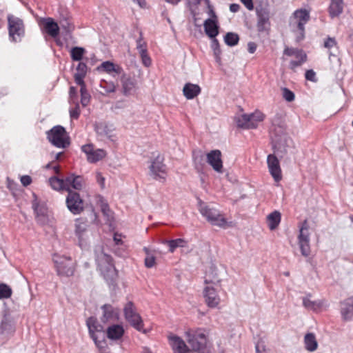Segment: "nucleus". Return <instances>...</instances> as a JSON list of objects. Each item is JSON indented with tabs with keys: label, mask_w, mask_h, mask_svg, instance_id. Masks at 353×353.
<instances>
[{
	"label": "nucleus",
	"mask_w": 353,
	"mask_h": 353,
	"mask_svg": "<svg viewBox=\"0 0 353 353\" xmlns=\"http://www.w3.org/2000/svg\"><path fill=\"white\" fill-rule=\"evenodd\" d=\"M273 129L271 139L274 152L279 157H284L292 152L294 143L292 139L285 132V123L281 121V115L276 114L272 120Z\"/></svg>",
	"instance_id": "1"
},
{
	"label": "nucleus",
	"mask_w": 353,
	"mask_h": 353,
	"mask_svg": "<svg viewBox=\"0 0 353 353\" xmlns=\"http://www.w3.org/2000/svg\"><path fill=\"white\" fill-rule=\"evenodd\" d=\"M211 274L207 273L205 283L208 285L203 290V297L207 305L210 307H216L220 303V296L218 291L221 289V279L217 276L214 270L211 268Z\"/></svg>",
	"instance_id": "2"
},
{
	"label": "nucleus",
	"mask_w": 353,
	"mask_h": 353,
	"mask_svg": "<svg viewBox=\"0 0 353 353\" xmlns=\"http://www.w3.org/2000/svg\"><path fill=\"white\" fill-rule=\"evenodd\" d=\"M310 19V12L305 8L296 10L290 17L289 26L295 35L296 42H300L304 39L305 26Z\"/></svg>",
	"instance_id": "3"
},
{
	"label": "nucleus",
	"mask_w": 353,
	"mask_h": 353,
	"mask_svg": "<svg viewBox=\"0 0 353 353\" xmlns=\"http://www.w3.org/2000/svg\"><path fill=\"white\" fill-rule=\"evenodd\" d=\"M96 261L98 268L104 279L109 285H114L117 278V271L110 255L101 252L97 255Z\"/></svg>",
	"instance_id": "4"
},
{
	"label": "nucleus",
	"mask_w": 353,
	"mask_h": 353,
	"mask_svg": "<svg viewBox=\"0 0 353 353\" xmlns=\"http://www.w3.org/2000/svg\"><path fill=\"white\" fill-rule=\"evenodd\" d=\"M48 141L59 148H65L70 145V139L65 129L61 125H56L47 132Z\"/></svg>",
	"instance_id": "5"
},
{
	"label": "nucleus",
	"mask_w": 353,
	"mask_h": 353,
	"mask_svg": "<svg viewBox=\"0 0 353 353\" xmlns=\"http://www.w3.org/2000/svg\"><path fill=\"white\" fill-rule=\"evenodd\" d=\"M7 19L10 38L12 41H20L21 37L25 34V26L23 20L11 14L8 15Z\"/></svg>",
	"instance_id": "6"
},
{
	"label": "nucleus",
	"mask_w": 353,
	"mask_h": 353,
	"mask_svg": "<svg viewBox=\"0 0 353 353\" xmlns=\"http://www.w3.org/2000/svg\"><path fill=\"white\" fill-rule=\"evenodd\" d=\"M124 316L126 321L139 332L146 333L143 329V323L139 314L137 312V308L132 301H128L123 308Z\"/></svg>",
	"instance_id": "7"
},
{
	"label": "nucleus",
	"mask_w": 353,
	"mask_h": 353,
	"mask_svg": "<svg viewBox=\"0 0 353 353\" xmlns=\"http://www.w3.org/2000/svg\"><path fill=\"white\" fill-rule=\"evenodd\" d=\"M199 212L212 225L221 228H225L226 226V219L216 209L210 208L204 203H201Z\"/></svg>",
	"instance_id": "8"
},
{
	"label": "nucleus",
	"mask_w": 353,
	"mask_h": 353,
	"mask_svg": "<svg viewBox=\"0 0 353 353\" xmlns=\"http://www.w3.org/2000/svg\"><path fill=\"white\" fill-rule=\"evenodd\" d=\"M264 115L261 112L243 114L235 117L236 125L240 128L254 129L258 125V122L262 121Z\"/></svg>",
	"instance_id": "9"
},
{
	"label": "nucleus",
	"mask_w": 353,
	"mask_h": 353,
	"mask_svg": "<svg viewBox=\"0 0 353 353\" xmlns=\"http://www.w3.org/2000/svg\"><path fill=\"white\" fill-rule=\"evenodd\" d=\"M187 341L193 350L196 351L207 346V337L201 329L190 330L186 332Z\"/></svg>",
	"instance_id": "10"
},
{
	"label": "nucleus",
	"mask_w": 353,
	"mask_h": 353,
	"mask_svg": "<svg viewBox=\"0 0 353 353\" xmlns=\"http://www.w3.org/2000/svg\"><path fill=\"white\" fill-rule=\"evenodd\" d=\"M150 176L154 180L164 183L167 176V166L163 163V158L157 156L150 166Z\"/></svg>",
	"instance_id": "11"
},
{
	"label": "nucleus",
	"mask_w": 353,
	"mask_h": 353,
	"mask_svg": "<svg viewBox=\"0 0 353 353\" xmlns=\"http://www.w3.org/2000/svg\"><path fill=\"white\" fill-rule=\"evenodd\" d=\"M257 17L256 29L259 32H268L270 28V12L268 7L259 5L256 7Z\"/></svg>",
	"instance_id": "12"
},
{
	"label": "nucleus",
	"mask_w": 353,
	"mask_h": 353,
	"mask_svg": "<svg viewBox=\"0 0 353 353\" xmlns=\"http://www.w3.org/2000/svg\"><path fill=\"white\" fill-rule=\"evenodd\" d=\"M34 199L32 202V208L35 214V219L38 224L45 225L50 222L48 209L44 203H40L37 196L33 194Z\"/></svg>",
	"instance_id": "13"
},
{
	"label": "nucleus",
	"mask_w": 353,
	"mask_h": 353,
	"mask_svg": "<svg viewBox=\"0 0 353 353\" xmlns=\"http://www.w3.org/2000/svg\"><path fill=\"white\" fill-rule=\"evenodd\" d=\"M65 203L69 211L74 215L81 214L84 210L83 201L75 191H69Z\"/></svg>",
	"instance_id": "14"
},
{
	"label": "nucleus",
	"mask_w": 353,
	"mask_h": 353,
	"mask_svg": "<svg viewBox=\"0 0 353 353\" xmlns=\"http://www.w3.org/2000/svg\"><path fill=\"white\" fill-rule=\"evenodd\" d=\"M58 275L72 276L74 273V266L70 257H59L54 259Z\"/></svg>",
	"instance_id": "15"
},
{
	"label": "nucleus",
	"mask_w": 353,
	"mask_h": 353,
	"mask_svg": "<svg viewBox=\"0 0 353 353\" xmlns=\"http://www.w3.org/2000/svg\"><path fill=\"white\" fill-rule=\"evenodd\" d=\"M88 225L82 219L75 221V234L79 239V245L83 248L87 245L89 237Z\"/></svg>",
	"instance_id": "16"
},
{
	"label": "nucleus",
	"mask_w": 353,
	"mask_h": 353,
	"mask_svg": "<svg viewBox=\"0 0 353 353\" xmlns=\"http://www.w3.org/2000/svg\"><path fill=\"white\" fill-rule=\"evenodd\" d=\"M81 150L87 157V160L91 163H94L103 159L106 152L102 149L94 148L93 144H86L81 147Z\"/></svg>",
	"instance_id": "17"
},
{
	"label": "nucleus",
	"mask_w": 353,
	"mask_h": 353,
	"mask_svg": "<svg viewBox=\"0 0 353 353\" xmlns=\"http://www.w3.org/2000/svg\"><path fill=\"white\" fill-rule=\"evenodd\" d=\"M103 312L100 320L103 324L114 322L119 319V312L117 308H114L110 304H104L101 307Z\"/></svg>",
	"instance_id": "18"
},
{
	"label": "nucleus",
	"mask_w": 353,
	"mask_h": 353,
	"mask_svg": "<svg viewBox=\"0 0 353 353\" xmlns=\"http://www.w3.org/2000/svg\"><path fill=\"white\" fill-rule=\"evenodd\" d=\"M267 163L270 173L274 180L276 182L280 181L282 179V175L279 161L277 157L274 154H269L267 158Z\"/></svg>",
	"instance_id": "19"
},
{
	"label": "nucleus",
	"mask_w": 353,
	"mask_h": 353,
	"mask_svg": "<svg viewBox=\"0 0 353 353\" xmlns=\"http://www.w3.org/2000/svg\"><path fill=\"white\" fill-rule=\"evenodd\" d=\"M15 331V322L14 318L8 312H5L0 325L1 334L9 335Z\"/></svg>",
	"instance_id": "20"
},
{
	"label": "nucleus",
	"mask_w": 353,
	"mask_h": 353,
	"mask_svg": "<svg viewBox=\"0 0 353 353\" xmlns=\"http://www.w3.org/2000/svg\"><path fill=\"white\" fill-rule=\"evenodd\" d=\"M207 162L217 172H222L223 162L221 152L219 150H212L207 154Z\"/></svg>",
	"instance_id": "21"
},
{
	"label": "nucleus",
	"mask_w": 353,
	"mask_h": 353,
	"mask_svg": "<svg viewBox=\"0 0 353 353\" xmlns=\"http://www.w3.org/2000/svg\"><path fill=\"white\" fill-rule=\"evenodd\" d=\"M98 321L96 317L90 316L86 320V325L88 328V332L90 338L94 341V343L99 348H103L105 344L104 341H98L96 334H94V329L98 325Z\"/></svg>",
	"instance_id": "22"
},
{
	"label": "nucleus",
	"mask_w": 353,
	"mask_h": 353,
	"mask_svg": "<svg viewBox=\"0 0 353 353\" xmlns=\"http://www.w3.org/2000/svg\"><path fill=\"white\" fill-rule=\"evenodd\" d=\"M169 340L174 353H188L190 352V349L185 341L179 336H170Z\"/></svg>",
	"instance_id": "23"
},
{
	"label": "nucleus",
	"mask_w": 353,
	"mask_h": 353,
	"mask_svg": "<svg viewBox=\"0 0 353 353\" xmlns=\"http://www.w3.org/2000/svg\"><path fill=\"white\" fill-rule=\"evenodd\" d=\"M94 130L99 137L102 138H110L111 137L112 132L114 130V128L113 125L103 121L95 123Z\"/></svg>",
	"instance_id": "24"
},
{
	"label": "nucleus",
	"mask_w": 353,
	"mask_h": 353,
	"mask_svg": "<svg viewBox=\"0 0 353 353\" xmlns=\"http://www.w3.org/2000/svg\"><path fill=\"white\" fill-rule=\"evenodd\" d=\"M341 313L345 321H350L353 318V296L349 297L341 303Z\"/></svg>",
	"instance_id": "25"
},
{
	"label": "nucleus",
	"mask_w": 353,
	"mask_h": 353,
	"mask_svg": "<svg viewBox=\"0 0 353 353\" xmlns=\"http://www.w3.org/2000/svg\"><path fill=\"white\" fill-rule=\"evenodd\" d=\"M45 31L52 37L55 38L59 34V26L53 19L48 17L43 19Z\"/></svg>",
	"instance_id": "26"
},
{
	"label": "nucleus",
	"mask_w": 353,
	"mask_h": 353,
	"mask_svg": "<svg viewBox=\"0 0 353 353\" xmlns=\"http://www.w3.org/2000/svg\"><path fill=\"white\" fill-rule=\"evenodd\" d=\"M343 0H330L328 12L331 18H335L341 15L343 12Z\"/></svg>",
	"instance_id": "27"
},
{
	"label": "nucleus",
	"mask_w": 353,
	"mask_h": 353,
	"mask_svg": "<svg viewBox=\"0 0 353 353\" xmlns=\"http://www.w3.org/2000/svg\"><path fill=\"white\" fill-rule=\"evenodd\" d=\"M124 334L123 327L119 324L110 325L106 330L107 337L110 340H119Z\"/></svg>",
	"instance_id": "28"
},
{
	"label": "nucleus",
	"mask_w": 353,
	"mask_h": 353,
	"mask_svg": "<svg viewBox=\"0 0 353 353\" xmlns=\"http://www.w3.org/2000/svg\"><path fill=\"white\" fill-rule=\"evenodd\" d=\"M205 34L211 39H215L219 34V26L215 19H208L203 23Z\"/></svg>",
	"instance_id": "29"
},
{
	"label": "nucleus",
	"mask_w": 353,
	"mask_h": 353,
	"mask_svg": "<svg viewBox=\"0 0 353 353\" xmlns=\"http://www.w3.org/2000/svg\"><path fill=\"white\" fill-rule=\"evenodd\" d=\"M201 89L197 84L187 83L183 88V95L187 99H192L201 93Z\"/></svg>",
	"instance_id": "30"
},
{
	"label": "nucleus",
	"mask_w": 353,
	"mask_h": 353,
	"mask_svg": "<svg viewBox=\"0 0 353 353\" xmlns=\"http://www.w3.org/2000/svg\"><path fill=\"white\" fill-rule=\"evenodd\" d=\"M121 83L123 87V93L127 95L134 88L136 81L134 78L123 74L121 76Z\"/></svg>",
	"instance_id": "31"
},
{
	"label": "nucleus",
	"mask_w": 353,
	"mask_h": 353,
	"mask_svg": "<svg viewBox=\"0 0 353 353\" xmlns=\"http://www.w3.org/2000/svg\"><path fill=\"white\" fill-rule=\"evenodd\" d=\"M311 294H308L306 296L303 298V305L307 310L316 311L318 309L323 306V301L321 300L312 301L310 300Z\"/></svg>",
	"instance_id": "32"
},
{
	"label": "nucleus",
	"mask_w": 353,
	"mask_h": 353,
	"mask_svg": "<svg viewBox=\"0 0 353 353\" xmlns=\"http://www.w3.org/2000/svg\"><path fill=\"white\" fill-rule=\"evenodd\" d=\"M281 214L277 210H275L268 215L267 221L270 230H274L279 226L281 222Z\"/></svg>",
	"instance_id": "33"
},
{
	"label": "nucleus",
	"mask_w": 353,
	"mask_h": 353,
	"mask_svg": "<svg viewBox=\"0 0 353 353\" xmlns=\"http://www.w3.org/2000/svg\"><path fill=\"white\" fill-rule=\"evenodd\" d=\"M305 349L309 352H314L317 349L318 343L314 334L309 332L304 337Z\"/></svg>",
	"instance_id": "34"
},
{
	"label": "nucleus",
	"mask_w": 353,
	"mask_h": 353,
	"mask_svg": "<svg viewBox=\"0 0 353 353\" xmlns=\"http://www.w3.org/2000/svg\"><path fill=\"white\" fill-rule=\"evenodd\" d=\"M99 69H101L109 74L112 72H115L117 74H120L123 71L122 68L120 66L117 65L109 61L103 62L99 67Z\"/></svg>",
	"instance_id": "35"
},
{
	"label": "nucleus",
	"mask_w": 353,
	"mask_h": 353,
	"mask_svg": "<svg viewBox=\"0 0 353 353\" xmlns=\"http://www.w3.org/2000/svg\"><path fill=\"white\" fill-rule=\"evenodd\" d=\"M169 246V251L174 252L177 248H184L186 246L187 242L183 239H176L174 240H166L164 241Z\"/></svg>",
	"instance_id": "36"
},
{
	"label": "nucleus",
	"mask_w": 353,
	"mask_h": 353,
	"mask_svg": "<svg viewBox=\"0 0 353 353\" xmlns=\"http://www.w3.org/2000/svg\"><path fill=\"white\" fill-rule=\"evenodd\" d=\"M49 183L51 188L54 190H65L64 179L52 176L49 179Z\"/></svg>",
	"instance_id": "37"
},
{
	"label": "nucleus",
	"mask_w": 353,
	"mask_h": 353,
	"mask_svg": "<svg viewBox=\"0 0 353 353\" xmlns=\"http://www.w3.org/2000/svg\"><path fill=\"white\" fill-rule=\"evenodd\" d=\"M85 52V48L82 47H73L70 50L71 59L74 61H80Z\"/></svg>",
	"instance_id": "38"
},
{
	"label": "nucleus",
	"mask_w": 353,
	"mask_h": 353,
	"mask_svg": "<svg viewBox=\"0 0 353 353\" xmlns=\"http://www.w3.org/2000/svg\"><path fill=\"white\" fill-rule=\"evenodd\" d=\"M239 41V37L236 33L228 32L224 37L225 43L229 46H236Z\"/></svg>",
	"instance_id": "39"
},
{
	"label": "nucleus",
	"mask_w": 353,
	"mask_h": 353,
	"mask_svg": "<svg viewBox=\"0 0 353 353\" xmlns=\"http://www.w3.org/2000/svg\"><path fill=\"white\" fill-rule=\"evenodd\" d=\"M12 293L11 288L5 283H0V300L8 299Z\"/></svg>",
	"instance_id": "40"
},
{
	"label": "nucleus",
	"mask_w": 353,
	"mask_h": 353,
	"mask_svg": "<svg viewBox=\"0 0 353 353\" xmlns=\"http://www.w3.org/2000/svg\"><path fill=\"white\" fill-rule=\"evenodd\" d=\"M61 28L65 31V34H70L74 30V26L68 19L64 18L60 21Z\"/></svg>",
	"instance_id": "41"
},
{
	"label": "nucleus",
	"mask_w": 353,
	"mask_h": 353,
	"mask_svg": "<svg viewBox=\"0 0 353 353\" xmlns=\"http://www.w3.org/2000/svg\"><path fill=\"white\" fill-rule=\"evenodd\" d=\"M143 250L146 254V256L145 258V265L148 268H151L155 264V257L150 253L148 248L145 247Z\"/></svg>",
	"instance_id": "42"
},
{
	"label": "nucleus",
	"mask_w": 353,
	"mask_h": 353,
	"mask_svg": "<svg viewBox=\"0 0 353 353\" xmlns=\"http://www.w3.org/2000/svg\"><path fill=\"white\" fill-rule=\"evenodd\" d=\"M301 254L304 256H308L310 254V241H299Z\"/></svg>",
	"instance_id": "43"
},
{
	"label": "nucleus",
	"mask_w": 353,
	"mask_h": 353,
	"mask_svg": "<svg viewBox=\"0 0 353 353\" xmlns=\"http://www.w3.org/2000/svg\"><path fill=\"white\" fill-rule=\"evenodd\" d=\"M80 92H81V103L83 107H85L90 103V95L88 93L86 88H80Z\"/></svg>",
	"instance_id": "44"
},
{
	"label": "nucleus",
	"mask_w": 353,
	"mask_h": 353,
	"mask_svg": "<svg viewBox=\"0 0 353 353\" xmlns=\"http://www.w3.org/2000/svg\"><path fill=\"white\" fill-rule=\"evenodd\" d=\"M212 48L214 50V54L215 55L216 61L220 62L221 61L220 54H221V51L220 49L219 41L216 38L212 39Z\"/></svg>",
	"instance_id": "45"
},
{
	"label": "nucleus",
	"mask_w": 353,
	"mask_h": 353,
	"mask_svg": "<svg viewBox=\"0 0 353 353\" xmlns=\"http://www.w3.org/2000/svg\"><path fill=\"white\" fill-rule=\"evenodd\" d=\"M64 181L65 190L68 192V193L69 192V191H73L72 190H71V188H73V185L74 183V174H69L67 176L64 178Z\"/></svg>",
	"instance_id": "46"
},
{
	"label": "nucleus",
	"mask_w": 353,
	"mask_h": 353,
	"mask_svg": "<svg viewBox=\"0 0 353 353\" xmlns=\"http://www.w3.org/2000/svg\"><path fill=\"white\" fill-rule=\"evenodd\" d=\"M306 61H307V55L306 54H301L299 60H292L290 62V68L292 70H294L296 68L301 66Z\"/></svg>",
	"instance_id": "47"
},
{
	"label": "nucleus",
	"mask_w": 353,
	"mask_h": 353,
	"mask_svg": "<svg viewBox=\"0 0 353 353\" xmlns=\"http://www.w3.org/2000/svg\"><path fill=\"white\" fill-rule=\"evenodd\" d=\"M139 37L137 39V49L139 50V52L141 53L142 50L144 52L147 51V44L143 41L142 32H139Z\"/></svg>",
	"instance_id": "48"
},
{
	"label": "nucleus",
	"mask_w": 353,
	"mask_h": 353,
	"mask_svg": "<svg viewBox=\"0 0 353 353\" xmlns=\"http://www.w3.org/2000/svg\"><path fill=\"white\" fill-rule=\"evenodd\" d=\"M283 97L288 102H291L294 100L295 95L292 91L287 88L282 89Z\"/></svg>",
	"instance_id": "49"
},
{
	"label": "nucleus",
	"mask_w": 353,
	"mask_h": 353,
	"mask_svg": "<svg viewBox=\"0 0 353 353\" xmlns=\"http://www.w3.org/2000/svg\"><path fill=\"white\" fill-rule=\"evenodd\" d=\"M83 178L80 175L74 174V183L73 185V189L76 190H80L83 188Z\"/></svg>",
	"instance_id": "50"
},
{
	"label": "nucleus",
	"mask_w": 353,
	"mask_h": 353,
	"mask_svg": "<svg viewBox=\"0 0 353 353\" xmlns=\"http://www.w3.org/2000/svg\"><path fill=\"white\" fill-rule=\"evenodd\" d=\"M139 54L141 58L143 64L145 67H149L152 63V61H151L150 57L148 54V51L144 52L143 50H142V52L141 53H139Z\"/></svg>",
	"instance_id": "51"
},
{
	"label": "nucleus",
	"mask_w": 353,
	"mask_h": 353,
	"mask_svg": "<svg viewBox=\"0 0 353 353\" xmlns=\"http://www.w3.org/2000/svg\"><path fill=\"white\" fill-rule=\"evenodd\" d=\"M101 209L103 215L107 216L108 220H110L111 218H112V211L110 210L107 203H102L101 205Z\"/></svg>",
	"instance_id": "52"
},
{
	"label": "nucleus",
	"mask_w": 353,
	"mask_h": 353,
	"mask_svg": "<svg viewBox=\"0 0 353 353\" xmlns=\"http://www.w3.org/2000/svg\"><path fill=\"white\" fill-rule=\"evenodd\" d=\"M69 96L70 103H78L77 90L74 86L70 88Z\"/></svg>",
	"instance_id": "53"
},
{
	"label": "nucleus",
	"mask_w": 353,
	"mask_h": 353,
	"mask_svg": "<svg viewBox=\"0 0 353 353\" xmlns=\"http://www.w3.org/2000/svg\"><path fill=\"white\" fill-rule=\"evenodd\" d=\"M75 107L70 110V115L72 119H77L80 114V107L79 103H73Z\"/></svg>",
	"instance_id": "54"
},
{
	"label": "nucleus",
	"mask_w": 353,
	"mask_h": 353,
	"mask_svg": "<svg viewBox=\"0 0 353 353\" xmlns=\"http://www.w3.org/2000/svg\"><path fill=\"white\" fill-rule=\"evenodd\" d=\"M85 75L79 74H74V81L77 84L81 86V88H86L85 83L83 81V79Z\"/></svg>",
	"instance_id": "55"
},
{
	"label": "nucleus",
	"mask_w": 353,
	"mask_h": 353,
	"mask_svg": "<svg viewBox=\"0 0 353 353\" xmlns=\"http://www.w3.org/2000/svg\"><path fill=\"white\" fill-rule=\"evenodd\" d=\"M87 65L85 63L79 62L77 67L76 74L86 75Z\"/></svg>",
	"instance_id": "56"
},
{
	"label": "nucleus",
	"mask_w": 353,
	"mask_h": 353,
	"mask_svg": "<svg viewBox=\"0 0 353 353\" xmlns=\"http://www.w3.org/2000/svg\"><path fill=\"white\" fill-rule=\"evenodd\" d=\"M305 77L307 80L311 81L312 82H316V73L313 70H308L305 72Z\"/></svg>",
	"instance_id": "57"
},
{
	"label": "nucleus",
	"mask_w": 353,
	"mask_h": 353,
	"mask_svg": "<svg viewBox=\"0 0 353 353\" xmlns=\"http://www.w3.org/2000/svg\"><path fill=\"white\" fill-rule=\"evenodd\" d=\"M336 46V41L334 38L328 37L324 42V47L330 49Z\"/></svg>",
	"instance_id": "58"
},
{
	"label": "nucleus",
	"mask_w": 353,
	"mask_h": 353,
	"mask_svg": "<svg viewBox=\"0 0 353 353\" xmlns=\"http://www.w3.org/2000/svg\"><path fill=\"white\" fill-rule=\"evenodd\" d=\"M299 241H310V234L308 231L299 230L298 236Z\"/></svg>",
	"instance_id": "59"
},
{
	"label": "nucleus",
	"mask_w": 353,
	"mask_h": 353,
	"mask_svg": "<svg viewBox=\"0 0 353 353\" xmlns=\"http://www.w3.org/2000/svg\"><path fill=\"white\" fill-rule=\"evenodd\" d=\"M299 52V49L294 48H285L283 53L288 56H295L297 53Z\"/></svg>",
	"instance_id": "60"
},
{
	"label": "nucleus",
	"mask_w": 353,
	"mask_h": 353,
	"mask_svg": "<svg viewBox=\"0 0 353 353\" xmlns=\"http://www.w3.org/2000/svg\"><path fill=\"white\" fill-rule=\"evenodd\" d=\"M21 182L23 186H28L32 183V178L28 175H23L21 177Z\"/></svg>",
	"instance_id": "61"
},
{
	"label": "nucleus",
	"mask_w": 353,
	"mask_h": 353,
	"mask_svg": "<svg viewBox=\"0 0 353 353\" xmlns=\"http://www.w3.org/2000/svg\"><path fill=\"white\" fill-rule=\"evenodd\" d=\"M248 10L254 9V3L252 0H240Z\"/></svg>",
	"instance_id": "62"
},
{
	"label": "nucleus",
	"mask_w": 353,
	"mask_h": 353,
	"mask_svg": "<svg viewBox=\"0 0 353 353\" xmlns=\"http://www.w3.org/2000/svg\"><path fill=\"white\" fill-rule=\"evenodd\" d=\"M256 48L257 45L254 42L250 41L248 43V51L250 54L254 53L256 50Z\"/></svg>",
	"instance_id": "63"
},
{
	"label": "nucleus",
	"mask_w": 353,
	"mask_h": 353,
	"mask_svg": "<svg viewBox=\"0 0 353 353\" xmlns=\"http://www.w3.org/2000/svg\"><path fill=\"white\" fill-rule=\"evenodd\" d=\"M113 241L115 243L116 245H121L123 243V241L121 239V234L114 233L113 236Z\"/></svg>",
	"instance_id": "64"
}]
</instances>
